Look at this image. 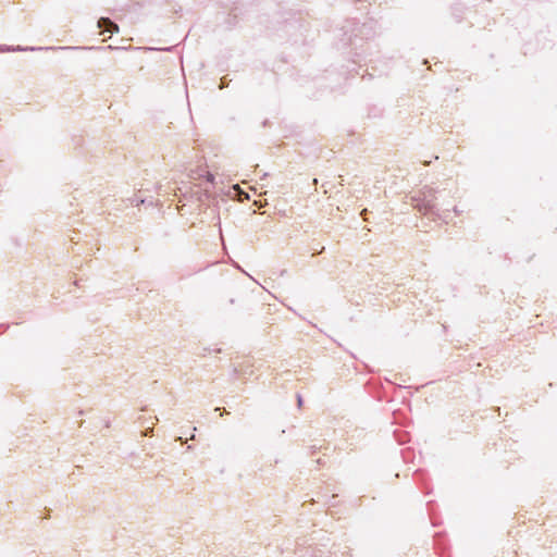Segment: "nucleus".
Listing matches in <instances>:
<instances>
[{
    "label": "nucleus",
    "instance_id": "20e7f679",
    "mask_svg": "<svg viewBox=\"0 0 557 557\" xmlns=\"http://www.w3.org/2000/svg\"><path fill=\"white\" fill-rule=\"evenodd\" d=\"M98 27L104 28L106 30L110 33H114L119 30V27L115 23H113L109 17H101L98 21Z\"/></svg>",
    "mask_w": 557,
    "mask_h": 557
},
{
    "label": "nucleus",
    "instance_id": "7ed1b4c3",
    "mask_svg": "<svg viewBox=\"0 0 557 557\" xmlns=\"http://www.w3.org/2000/svg\"><path fill=\"white\" fill-rule=\"evenodd\" d=\"M77 49H94L92 47H22V46H7L0 45L1 52H14V51H40V50H77Z\"/></svg>",
    "mask_w": 557,
    "mask_h": 557
},
{
    "label": "nucleus",
    "instance_id": "39448f33",
    "mask_svg": "<svg viewBox=\"0 0 557 557\" xmlns=\"http://www.w3.org/2000/svg\"><path fill=\"white\" fill-rule=\"evenodd\" d=\"M302 399L300 396H298V405L301 406Z\"/></svg>",
    "mask_w": 557,
    "mask_h": 557
},
{
    "label": "nucleus",
    "instance_id": "f257e3e1",
    "mask_svg": "<svg viewBox=\"0 0 557 557\" xmlns=\"http://www.w3.org/2000/svg\"><path fill=\"white\" fill-rule=\"evenodd\" d=\"M436 191L429 186H424L418 193L411 196L412 206L424 215H432L447 222V214H440L435 203Z\"/></svg>",
    "mask_w": 557,
    "mask_h": 557
},
{
    "label": "nucleus",
    "instance_id": "f03ea898",
    "mask_svg": "<svg viewBox=\"0 0 557 557\" xmlns=\"http://www.w3.org/2000/svg\"><path fill=\"white\" fill-rule=\"evenodd\" d=\"M189 177L191 181L199 182L197 186H199L207 198L212 195L214 188V175L207 171L206 168L191 170Z\"/></svg>",
    "mask_w": 557,
    "mask_h": 557
}]
</instances>
